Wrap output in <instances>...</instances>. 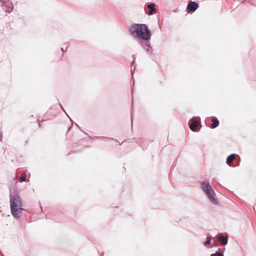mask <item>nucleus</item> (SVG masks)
Wrapping results in <instances>:
<instances>
[{
  "label": "nucleus",
  "instance_id": "nucleus-1",
  "mask_svg": "<svg viewBox=\"0 0 256 256\" xmlns=\"http://www.w3.org/2000/svg\"><path fill=\"white\" fill-rule=\"evenodd\" d=\"M130 34L139 39L138 44L146 54L151 56L153 54V48L151 46L150 40L152 34L146 24H134L130 28Z\"/></svg>",
  "mask_w": 256,
  "mask_h": 256
},
{
  "label": "nucleus",
  "instance_id": "nucleus-2",
  "mask_svg": "<svg viewBox=\"0 0 256 256\" xmlns=\"http://www.w3.org/2000/svg\"><path fill=\"white\" fill-rule=\"evenodd\" d=\"M10 208L19 207L20 209H22V202L20 197L17 194L12 195L10 194Z\"/></svg>",
  "mask_w": 256,
  "mask_h": 256
},
{
  "label": "nucleus",
  "instance_id": "nucleus-3",
  "mask_svg": "<svg viewBox=\"0 0 256 256\" xmlns=\"http://www.w3.org/2000/svg\"><path fill=\"white\" fill-rule=\"evenodd\" d=\"M198 118L196 119L192 118L188 122L189 128L192 132H197L199 130L198 127L200 124V118L199 117Z\"/></svg>",
  "mask_w": 256,
  "mask_h": 256
},
{
  "label": "nucleus",
  "instance_id": "nucleus-4",
  "mask_svg": "<svg viewBox=\"0 0 256 256\" xmlns=\"http://www.w3.org/2000/svg\"><path fill=\"white\" fill-rule=\"evenodd\" d=\"M203 191L206 194V196L208 198L209 200L212 203L214 204H218V200L214 196L215 194V192L213 190L212 188L206 189V190H204Z\"/></svg>",
  "mask_w": 256,
  "mask_h": 256
},
{
  "label": "nucleus",
  "instance_id": "nucleus-5",
  "mask_svg": "<svg viewBox=\"0 0 256 256\" xmlns=\"http://www.w3.org/2000/svg\"><path fill=\"white\" fill-rule=\"evenodd\" d=\"M11 214L14 218H20L22 216V209L19 208V207L10 208Z\"/></svg>",
  "mask_w": 256,
  "mask_h": 256
},
{
  "label": "nucleus",
  "instance_id": "nucleus-6",
  "mask_svg": "<svg viewBox=\"0 0 256 256\" xmlns=\"http://www.w3.org/2000/svg\"><path fill=\"white\" fill-rule=\"evenodd\" d=\"M198 8V4L195 2L191 1L189 2L187 5L186 9L188 12H192L196 10Z\"/></svg>",
  "mask_w": 256,
  "mask_h": 256
},
{
  "label": "nucleus",
  "instance_id": "nucleus-7",
  "mask_svg": "<svg viewBox=\"0 0 256 256\" xmlns=\"http://www.w3.org/2000/svg\"><path fill=\"white\" fill-rule=\"evenodd\" d=\"M156 4L154 3H150L148 4L147 8L150 9L148 12H146V14L149 16L152 15L156 12V8H155ZM145 11H146V8H144Z\"/></svg>",
  "mask_w": 256,
  "mask_h": 256
},
{
  "label": "nucleus",
  "instance_id": "nucleus-8",
  "mask_svg": "<svg viewBox=\"0 0 256 256\" xmlns=\"http://www.w3.org/2000/svg\"><path fill=\"white\" fill-rule=\"evenodd\" d=\"M236 156L238 157L239 160H240V158L238 154H232L229 155L226 158V164L230 166H234L232 164V162L236 158Z\"/></svg>",
  "mask_w": 256,
  "mask_h": 256
},
{
  "label": "nucleus",
  "instance_id": "nucleus-9",
  "mask_svg": "<svg viewBox=\"0 0 256 256\" xmlns=\"http://www.w3.org/2000/svg\"><path fill=\"white\" fill-rule=\"evenodd\" d=\"M228 235L224 236L222 234L218 235V240L223 246L227 244L228 242Z\"/></svg>",
  "mask_w": 256,
  "mask_h": 256
},
{
  "label": "nucleus",
  "instance_id": "nucleus-10",
  "mask_svg": "<svg viewBox=\"0 0 256 256\" xmlns=\"http://www.w3.org/2000/svg\"><path fill=\"white\" fill-rule=\"evenodd\" d=\"M3 10H4L6 12L10 13L11 12L13 9H14V6L12 4H8V5H4L2 6Z\"/></svg>",
  "mask_w": 256,
  "mask_h": 256
},
{
  "label": "nucleus",
  "instance_id": "nucleus-11",
  "mask_svg": "<svg viewBox=\"0 0 256 256\" xmlns=\"http://www.w3.org/2000/svg\"><path fill=\"white\" fill-rule=\"evenodd\" d=\"M212 124H211L210 127L212 128H216L219 125V120L216 116H212Z\"/></svg>",
  "mask_w": 256,
  "mask_h": 256
},
{
  "label": "nucleus",
  "instance_id": "nucleus-12",
  "mask_svg": "<svg viewBox=\"0 0 256 256\" xmlns=\"http://www.w3.org/2000/svg\"><path fill=\"white\" fill-rule=\"evenodd\" d=\"M202 188V190H206L208 188H210L212 186H210V182L208 181H204L201 183Z\"/></svg>",
  "mask_w": 256,
  "mask_h": 256
},
{
  "label": "nucleus",
  "instance_id": "nucleus-13",
  "mask_svg": "<svg viewBox=\"0 0 256 256\" xmlns=\"http://www.w3.org/2000/svg\"><path fill=\"white\" fill-rule=\"evenodd\" d=\"M226 248H218L220 252H216L215 253L212 254L210 256H224V252Z\"/></svg>",
  "mask_w": 256,
  "mask_h": 256
},
{
  "label": "nucleus",
  "instance_id": "nucleus-14",
  "mask_svg": "<svg viewBox=\"0 0 256 256\" xmlns=\"http://www.w3.org/2000/svg\"><path fill=\"white\" fill-rule=\"evenodd\" d=\"M96 138L99 140H102V141H108V140H116V141H118L116 140H114V138H108V137H104V136H96Z\"/></svg>",
  "mask_w": 256,
  "mask_h": 256
},
{
  "label": "nucleus",
  "instance_id": "nucleus-15",
  "mask_svg": "<svg viewBox=\"0 0 256 256\" xmlns=\"http://www.w3.org/2000/svg\"><path fill=\"white\" fill-rule=\"evenodd\" d=\"M211 236L209 234H208L206 236V240L204 242V246L210 244L211 242Z\"/></svg>",
  "mask_w": 256,
  "mask_h": 256
},
{
  "label": "nucleus",
  "instance_id": "nucleus-16",
  "mask_svg": "<svg viewBox=\"0 0 256 256\" xmlns=\"http://www.w3.org/2000/svg\"><path fill=\"white\" fill-rule=\"evenodd\" d=\"M26 172H24L20 176V182H23L26 180Z\"/></svg>",
  "mask_w": 256,
  "mask_h": 256
},
{
  "label": "nucleus",
  "instance_id": "nucleus-17",
  "mask_svg": "<svg viewBox=\"0 0 256 256\" xmlns=\"http://www.w3.org/2000/svg\"><path fill=\"white\" fill-rule=\"evenodd\" d=\"M133 91H134V90H133V88H132V108H133V106H134V102H133Z\"/></svg>",
  "mask_w": 256,
  "mask_h": 256
},
{
  "label": "nucleus",
  "instance_id": "nucleus-18",
  "mask_svg": "<svg viewBox=\"0 0 256 256\" xmlns=\"http://www.w3.org/2000/svg\"><path fill=\"white\" fill-rule=\"evenodd\" d=\"M133 59H134V60L132 61V63H134V61L136 59V56H135V55L134 54H133L132 56Z\"/></svg>",
  "mask_w": 256,
  "mask_h": 256
},
{
  "label": "nucleus",
  "instance_id": "nucleus-19",
  "mask_svg": "<svg viewBox=\"0 0 256 256\" xmlns=\"http://www.w3.org/2000/svg\"><path fill=\"white\" fill-rule=\"evenodd\" d=\"M66 48H66L65 50H64V48H61V50H62V52H64V51H66Z\"/></svg>",
  "mask_w": 256,
  "mask_h": 256
},
{
  "label": "nucleus",
  "instance_id": "nucleus-20",
  "mask_svg": "<svg viewBox=\"0 0 256 256\" xmlns=\"http://www.w3.org/2000/svg\"><path fill=\"white\" fill-rule=\"evenodd\" d=\"M0 2L2 3H5L6 2V0H0Z\"/></svg>",
  "mask_w": 256,
  "mask_h": 256
},
{
  "label": "nucleus",
  "instance_id": "nucleus-21",
  "mask_svg": "<svg viewBox=\"0 0 256 256\" xmlns=\"http://www.w3.org/2000/svg\"><path fill=\"white\" fill-rule=\"evenodd\" d=\"M59 104L61 108L64 110V111L65 112V110H64V108H62V106L61 105V104L60 103H59Z\"/></svg>",
  "mask_w": 256,
  "mask_h": 256
},
{
  "label": "nucleus",
  "instance_id": "nucleus-22",
  "mask_svg": "<svg viewBox=\"0 0 256 256\" xmlns=\"http://www.w3.org/2000/svg\"><path fill=\"white\" fill-rule=\"evenodd\" d=\"M72 126H72H70L69 127V128H68V132L70 130V129L71 128Z\"/></svg>",
  "mask_w": 256,
  "mask_h": 256
},
{
  "label": "nucleus",
  "instance_id": "nucleus-23",
  "mask_svg": "<svg viewBox=\"0 0 256 256\" xmlns=\"http://www.w3.org/2000/svg\"><path fill=\"white\" fill-rule=\"evenodd\" d=\"M132 122H133V116L132 115Z\"/></svg>",
  "mask_w": 256,
  "mask_h": 256
},
{
  "label": "nucleus",
  "instance_id": "nucleus-24",
  "mask_svg": "<svg viewBox=\"0 0 256 256\" xmlns=\"http://www.w3.org/2000/svg\"><path fill=\"white\" fill-rule=\"evenodd\" d=\"M2 140V136L0 134V141Z\"/></svg>",
  "mask_w": 256,
  "mask_h": 256
},
{
  "label": "nucleus",
  "instance_id": "nucleus-25",
  "mask_svg": "<svg viewBox=\"0 0 256 256\" xmlns=\"http://www.w3.org/2000/svg\"><path fill=\"white\" fill-rule=\"evenodd\" d=\"M214 245H215L216 246H218V244H217L216 242H215V243H214Z\"/></svg>",
  "mask_w": 256,
  "mask_h": 256
},
{
  "label": "nucleus",
  "instance_id": "nucleus-26",
  "mask_svg": "<svg viewBox=\"0 0 256 256\" xmlns=\"http://www.w3.org/2000/svg\"><path fill=\"white\" fill-rule=\"evenodd\" d=\"M76 126H78V127L80 128V127L78 126V125L77 124H76Z\"/></svg>",
  "mask_w": 256,
  "mask_h": 256
},
{
  "label": "nucleus",
  "instance_id": "nucleus-27",
  "mask_svg": "<svg viewBox=\"0 0 256 256\" xmlns=\"http://www.w3.org/2000/svg\"><path fill=\"white\" fill-rule=\"evenodd\" d=\"M86 134L88 135V134L84 132H83Z\"/></svg>",
  "mask_w": 256,
  "mask_h": 256
},
{
  "label": "nucleus",
  "instance_id": "nucleus-28",
  "mask_svg": "<svg viewBox=\"0 0 256 256\" xmlns=\"http://www.w3.org/2000/svg\"><path fill=\"white\" fill-rule=\"evenodd\" d=\"M72 154V152H70L68 153V154Z\"/></svg>",
  "mask_w": 256,
  "mask_h": 256
},
{
  "label": "nucleus",
  "instance_id": "nucleus-29",
  "mask_svg": "<svg viewBox=\"0 0 256 256\" xmlns=\"http://www.w3.org/2000/svg\"><path fill=\"white\" fill-rule=\"evenodd\" d=\"M136 68V66H134V70Z\"/></svg>",
  "mask_w": 256,
  "mask_h": 256
}]
</instances>
